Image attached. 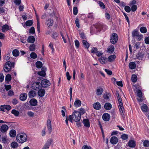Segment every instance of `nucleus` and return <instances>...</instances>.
Listing matches in <instances>:
<instances>
[{"label":"nucleus","mask_w":149,"mask_h":149,"mask_svg":"<svg viewBox=\"0 0 149 149\" xmlns=\"http://www.w3.org/2000/svg\"><path fill=\"white\" fill-rule=\"evenodd\" d=\"M110 40V42L112 44H115L116 43L118 40L117 35L115 33H113Z\"/></svg>","instance_id":"6"},{"label":"nucleus","mask_w":149,"mask_h":149,"mask_svg":"<svg viewBox=\"0 0 149 149\" xmlns=\"http://www.w3.org/2000/svg\"><path fill=\"white\" fill-rule=\"evenodd\" d=\"M35 40V38L34 36H29L27 39V41L30 43H33Z\"/></svg>","instance_id":"24"},{"label":"nucleus","mask_w":149,"mask_h":149,"mask_svg":"<svg viewBox=\"0 0 149 149\" xmlns=\"http://www.w3.org/2000/svg\"><path fill=\"white\" fill-rule=\"evenodd\" d=\"M81 116V114L79 111H75L72 115H70L68 116V120L72 123L73 120L78 122L80 120Z\"/></svg>","instance_id":"1"},{"label":"nucleus","mask_w":149,"mask_h":149,"mask_svg":"<svg viewBox=\"0 0 149 149\" xmlns=\"http://www.w3.org/2000/svg\"><path fill=\"white\" fill-rule=\"evenodd\" d=\"M141 109L143 111L147 112L148 110V107L146 104H143L141 106Z\"/></svg>","instance_id":"25"},{"label":"nucleus","mask_w":149,"mask_h":149,"mask_svg":"<svg viewBox=\"0 0 149 149\" xmlns=\"http://www.w3.org/2000/svg\"><path fill=\"white\" fill-rule=\"evenodd\" d=\"M15 65L14 62H11L10 61L7 62L3 68L4 71L6 72L11 71L14 68Z\"/></svg>","instance_id":"3"},{"label":"nucleus","mask_w":149,"mask_h":149,"mask_svg":"<svg viewBox=\"0 0 149 149\" xmlns=\"http://www.w3.org/2000/svg\"><path fill=\"white\" fill-rule=\"evenodd\" d=\"M75 24L76 26L78 27L79 28L80 27L79 25V19L78 18H76V19L75 21Z\"/></svg>","instance_id":"60"},{"label":"nucleus","mask_w":149,"mask_h":149,"mask_svg":"<svg viewBox=\"0 0 149 149\" xmlns=\"http://www.w3.org/2000/svg\"><path fill=\"white\" fill-rule=\"evenodd\" d=\"M87 17L91 19L92 20H93L94 19V16L92 13H90L87 15Z\"/></svg>","instance_id":"49"},{"label":"nucleus","mask_w":149,"mask_h":149,"mask_svg":"<svg viewBox=\"0 0 149 149\" xmlns=\"http://www.w3.org/2000/svg\"><path fill=\"white\" fill-rule=\"evenodd\" d=\"M106 26L105 25H103L102 24L98 23L94 26L96 28L97 31L100 32L102 29Z\"/></svg>","instance_id":"5"},{"label":"nucleus","mask_w":149,"mask_h":149,"mask_svg":"<svg viewBox=\"0 0 149 149\" xmlns=\"http://www.w3.org/2000/svg\"><path fill=\"white\" fill-rule=\"evenodd\" d=\"M107 58L104 57H102L98 59L100 62L102 64L105 63V61L107 60Z\"/></svg>","instance_id":"34"},{"label":"nucleus","mask_w":149,"mask_h":149,"mask_svg":"<svg viewBox=\"0 0 149 149\" xmlns=\"http://www.w3.org/2000/svg\"><path fill=\"white\" fill-rule=\"evenodd\" d=\"M98 3L100 7L102 8V9H104L105 8V6L104 3L101 1H99Z\"/></svg>","instance_id":"62"},{"label":"nucleus","mask_w":149,"mask_h":149,"mask_svg":"<svg viewBox=\"0 0 149 149\" xmlns=\"http://www.w3.org/2000/svg\"><path fill=\"white\" fill-rule=\"evenodd\" d=\"M36 20L37 21V31L38 33L40 32V23L39 21V19L38 16V15H36Z\"/></svg>","instance_id":"27"},{"label":"nucleus","mask_w":149,"mask_h":149,"mask_svg":"<svg viewBox=\"0 0 149 149\" xmlns=\"http://www.w3.org/2000/svg\"><path fill=\"white\" fill-rule=\"evenodd\" d=\"M27 139V136L24 133L18 134L16 136L17 141L20 143H23L26 142Z\"/></svg>","instance_id":"2"},{"label":"nucleus","mask_w":149,"mask_h":149,"mask_svg":"<svg viewBox=\"0 0 149 149\" xmlns=\"http://www.w3.org/2000/svg\"><path fill=\"white\" fill-rule=\"evenodd\" d=\"M128 146L130 147H134L135 146V143L134 141L133 140H131L128 143Z\"/></svg>","instance_id":"26"},{"label":"nucleus","mask_w":149,"mask_h":149,"mask_svg":"<svg viewBox=\"0 0 149 149\" xmlns=\"http://www.w3.org/2000/svg\"><path fill=\"white\" fill-rule=\"evenodd\" d=\"M103 91V89L102 88H99L96 90V94L97 95H101Z\"/></svg>","instance_id":"22"},{"label":"nucleus","mask_w":149,"mask_h":149,"mask_svg":"<svg viewBox=\"0 0 149 149\" xmlns=\"http://www.w3.org/2000/svg\"><path fill=\"white\" fill-rule=\"evenodd\" d=\"M9 128V127L6 125H2L1 126V132L5 134H6Z\"/></svg>","instance_id":"7"},{"label":"nucleus","mask_w":149,"mask_h":149,"mask_svg":"<svg viewBox=\"0 0 149 149\" xmlns=\"http://www.w3.org/2000/svg\"><path fill=\"white\" fill-rule=\"evenodd\" d=\"M11 107L9 105H2L1 106V111L5 112L6 110L9 111L11 109Z\"/></svg>","instance_id":"9"},{"label":"nucleus","mask_w":149,"mask_h":149,"mask_svg":"<svg viewBox=\"0 0 149 149\" xmlns=\"http://www.w3.org/2000/svg\"><path fill=\"white\" fill-rule=\"evenodd\" d=\"M38 93L39 96L42 97L44 95L45 93V90L42 89H40L38 91Z\"/></svg>","instance_id":"19"},{"label":"nucleus","mask_w":149,"mask_h":149,"mask_svg":"<svg viewBox=\"0 0 149 149\" xmlns=\"http://www.w3.org/2000/svg\"><path fill=\"white\" fill-rule=\"evenodd\" d=\"M41 86L39 82H35L32 84V87L34 90H38L41 87Z\"/></svg>","instance_id":"8"},{"label":"nucleus","mask_w":149,"mask_h":149,"mask_svg":"<svg viewBox=\"0 0 149 149\" xmlns=\"http://www.w3.org/2000/svg\"><path fill=\"white\" fill-rule=\"evenodd\" d=\"M116 58L115 55H111L109 56L108 58V61L110 62L114 61Z\"/></svg>","instance_id":"31"},{"label":"nucleus","mask_w":149,"mask_h":149,"mask_svg":"<svg viewBox=\"0 0 149 149\" xmlns=\"http://www.w3.org/2000/svg\"><path fill=\"white\" fill-rule=\"evenodd\" d=\"M50 85V81L46 79L42 80L41 83V86L43 88H46L47 87Z\"/></svg>","instance_id":"4"},{"label":"nucleus","mask_w":149,"mask_h":149,"mask_svg":"<svg viewBox=\"0 0 149 149\" xmlns=\"http://www.w3.org/2000/svg\"><path fill=\"white\" fill-rule=\"evenodd\" d=\"M118 107L120 112V114L123 117L124 116V113L125 112L124 111V109L123 107V105L118 106Z\"/></svg>","instance_id":"16"},{"label":"nucleus","mask_w":149,"mask_h":149,"mask_svg":"<svg viewBox=\"0 0 149 149\" xmlns=\"http://www.w3.org/2000/svg\"><path fill=\"white\" fill-rule=\"evenodd\" d=\"M110 116L108 113H105L102 116V118L105 121H109L110 119Z\"/></svg>","instance_id":"12"},{"label":"nucleus","mask_w":149,"mask_h":149,"mask_svg":"<svg viewBox=\"0 0 149 149\" xmlns=\"http://www.w3.org/2000/svg\"><path fill=\"white\" fill-rule=\"evenodd\" d=\"M36 65L37 68H39L42 67V64L41 62L38 61L36 63Z\"/></svg>","instance_id":"39"},{"label":"nucleus","mask_w":149,"mask_h":149,"mask_svg":"<svg viewBox=\"0 0 149 149\" xmlns=\"http://www.w3.org/2000/svg\"><path fill=\"white\" fill-rule=\"evenodd\" d=\"M33 24V21L32 20H29L26 22L25 24L26 26H31Z\"/></svg>","instance_id":"45"},{"label":"nucleus","mask_w":149,"mask_h":149,"mask_svg":"<svg viewBox=\"0 0 149 149\" xmlns=\"http://www.w3.org/2000/svg\"><path fill=\"white\" fill-rule=\"evenodd\" d=\"M84 126L86 127H89L90 126L89 120L88 119H84L83 121Z\"/></svg>","instance_id":"17"},{"label":"nucleus","mask_w":149,"mask_h":149,"mask_svg":"<svg viewBox=\"0 0 149 149\" xmlns=\"http://www.w3.org/2000/svg\"><path fill=\"white\" fill-rule=\"evenodd\" d=\"M143 145L145 147H148L149 146V141L145 140L143 141Z\"/></svg>","instance_id":"43"},{"label":"nucleus","mask_w":149,"mask_h":149,"mask_svg":"<svg viewBox=\"0 0 149 149\" xmlns=\"http://www.w3.org/2000/svg\"><path fill=\"white\" fill-rule=\"evenodd\" d=\"M30 104L33 106H36L37 104V100L34 98H33L31 100L29 101Z\"/></svg>","instance_id":"21"},{"label":"nucleus","mask_w":149,"mask_h":149,"mask_svg":"<svg viewBox=\"0 0 149 149\" xmlns=\"http://www.w3.org/2000/svg\"><path fill=\"white\" fill-rule=\"evenodd\" d=\"M93 107L95 109L99 110L101 108V105L99 102H97L93 104Z\"/></svg>","instance_id":"14"},{"label":"nucleus","mask_w":149,"mask_h":149,"mask_svg":"<svg viewBox=\"0 0 149 149\" xmlns=\"http://www.w3.org/2000/svg\"><path fill=\"white\" fill-rule=\"evenodd\" d=\"M36 93V92L35 91L33 90L29 92V96L30 98L33 97L35 95Z\"/></svg>","instance_id":"32"},{"label":"nucleus","mask_w":149,"mask_h":149,"mask_svg":"<svg viewBox=\"0 0 149 149\" xmlns=\"http://www.w3.org/2000/svg\"><path fill=\"white\" fill-rule=\"evenodd\" d=\"M82 43L85 47L88 49L89 46L88 43L86 41L84 40H82Z\"/></svg>","instance_id":"40"},{"label":"nucleus","mask_w":149,"mask_h":149,"mask_svg":"<svg viewBox=\"0 0 149 149\" xmlns=\"http://www.w3.org/2000/svg\"><path fill=\"white\" fill-rule=\"evenodd\" d=\"M112 108L111 104L109 102H107L104 105V109L107 110H110Z\"/></svg>","instance_id":"20"},{"label":"nucleus","mask_w":149,"mask_h":149,"mask_svg":"<svg viewBox=\"0 0 149 149\" xmlns=\"http://www.w3.org/2000/svg\"><path fill=\"white\" fill-rule=\"evenodd\" d=\"M47 127L49 133L50 134L52 131V127L51 120L49 119L47 120Z\"/></svg>","instance_id":"11"},{"label":"nucleus","mask_w":149,"mask_h":149,"mask_svg":"<svg viewBox=\"0 0 149 149\" xmlns=\"http://www.w3.org/2000/svg\"><path fill=\"white\" fill-rule=\"evenodd\" d=\"M16 135V132L15 130H12L10 132V137H14Z\"/></svg>","instance_id":"33"},{"label":"nucleus","mask_w":149,"mask_h":149,"mask_svg":"<svg viewBox=\"0 0 149 149\" xmlns=\"http://www.w3.org/2000/svg\"><path fill=\"white\" fill-rule=\"evenodd\" d=\"M121 137L124 140L127 139L128 138V135L126 134H124L121 135Z\"/></svg>","instance_id":"58"},{"label":"nucleus","mask_w":149,"mask_h":149,"mask_svg":"<svg viewBox=\"0 0 149 149\" xmlns=\"http://www.w3.org/2000/svg\"><path fill=\"white\" fill-rule=\"evenodd\" d=\"M132 36L133 37H136L137 38H139L140 35L138 32L136 30H134L132 33ZM141 36H140L141 37Z\"/></svg>","instance_id":"36"},{"label":"nucleus","mask_w":149,"mask_h":149,"mask_svg":"<svg viewBox=\"0 0 149 149\" xmlns=\"http://www.w3.org/2000/svg\"><path fill=\"white\" fill-rule=\"evenodd\" d=\"M81 104V101L79 100H77L74 102V105L76 107H78L80 106Z\"/></svg>","instance_id":"29"},{"label":"nucleus","mask_w":149,"mask_h":149,"mask_svg":"<svg viewBox=\"0 0 149 149\" xmlns=\"http://www.w3.org/2000/svg\"><path fill=\"white\" fill-rule=\"evenodd\" d=\"M136 64L135 62H130L129 64V66L130 69L131 70L134 69L136 67Z\"/></svg>","instance_id":"23"},{"label":"nucleus","mask_w":149,"mask_h":149,"mask_svg":"<svg viewBox=\"0 0 149 149\" xmlns=\"http://www.w3.org/2000/svg\"><path fill=\"white\" fill-rule=\"evenodd\" d=\"M11 147L14 148H17L18 146L17 143L15 141L12 142L11 144Z\"/></svg>","instance_id":"46"},{"label":"nucleus","mask_w":149,"mask_h":149,"mask_svg":"<svg viewBox=\"0 0 149 149\" xmlns=\"http://www.w3.org/2000/svg\"><path fill=\"white\" fill-rule=\"evenodd\" d=\"M9 29V26L6 24L3 26L2 28V31L3 32H5Z\"/></svg>","instance_id":"35"},{"label":"nucleus","mask_w":149,"mask_h":149,"mask_svg":"<svg viewBox=\"0 0 149 149\" xmlns=\"http://www.w3.org/2000/svg\"><path fill=\"white\" fill-rule=\"evenodd\" d=\"M137 58L139 60L143 58L144 55L142 53L139 52L136 55Z\"/></svg>","instance_id":"37"},{"label":"nucleus","mask_w":149,"mask_h":149,"mask_svg":"<svg viewBox=\"0 0 149 149\" xmlns=\"http://www.w3.org/2000/svg\"><path fill=\"white\" fill-rule=\"evenodd\" d=\"M118 141V139L117 137L116 136H113L110 139L111 143L113 144H116Z\"/></svg>","instance_id":"13"},{"label":"nucleus","mask_w":149,"mask_h":149,"mask_svg":"<svg viewBox=\"0 0 149 149\" xmlns=\"http://www.w3.org/2000/svg\"><path fill=\"white\" fill-rule=\"evenodd\" d=\"M30 56L33 59H35L37 57V54L34 52H31L30 54Z\"/></svg>","instance_id":"50"},{"label":"nucleus","mask_w":149,"mask_h":149,"mask_svg":"<svg viewBox=\"0 0 149 149\" xmlns=\"http://www.w3.org/2000/svg\"><path fill=\"white\" fill-rule=\"evenodd\" d=\"M1 140L2 142L4 144H8L9 143V141L6 135L1 137Z\"/></svg>","instance_id":"15"},{"label":"nucleus","mask_w":149,"mask_h":149,"mask_svg":"<svg viewBox=\"0 0 149 149\" xmlns=\"http://www.w3.org/2000/svg\"><path fill=\"white\" fill-rule=\"evenodd\" d=\"M12 53L13 56L16 57L19 54V52L17 49H15L13 51Z\"/></svg>","instance_id":"38"},{"label":"nucleus","mask_w":149,"mask_h":149,"mask_svg":"<svg viewBox=\"0 0 149 149\" xmlns=\"http://www.w3.org/2000/svg\"><path fill=\"white\" fill-rule=\"evenodd\" d=\"M52 141L53 140L52 139H49L47 141L45 144L42 148V149H49V147L51 144Z\"/></svg>","instance_id":"10"},{"label":"nucleus","mask_w":149,"mask_h":149,"mask_svg":"<svg viewBox=\"0 0 149 149\" xmlns=\"http://www.w3.org/2000/svg\"><path fill=\"white\" fill-rule=\"evenodd\" d=\"M7 9L6 8H1V13H6L7 12Z\"/></svg>","instance_id":"56"},{"label":"nucleus","mask_w":149,"mask_h":149,"mask_svg":"<svg viewBox=\"0 0 149 149\" xmlns=\"http://www.w3.org/2000/svg\"><path fill=\"white\" fill-rule=\"evenodd\" d=\"M11 76L10 74H7L5 77V81H6V84H8V83L11 80Z\"/></svg>","instance_id":"28"},{"label":"nucleus","mask_w":149,"mask_h":149,"mask_svg":"<svg viewBox=\"0 0 149 149\" xmlns=\"http://www.w3.org/2000/svg\"><path fill=\"white\" fill-rule=\"evenodd\" d=\"M35 45L34 44H33L32 45H31L29 47V49L31 51H34L35 49Z\"/></svg>","instance_id":"52"},{"label":"nucleus","mask_w":149,"mask_h":149,"mask_svg":"<svg viewBox=\"0 0 149 149\" xmlns=\"http://www.w3.org/2000/svg\"><path fill=\"white\" fill-rule=\"evenodd\" d=\"M140 31L142 33H145L147 32V29L145 27H142L141 28Z\"/></svg>","instance_id":"51"},{"label":"nucleus","mask_w":149,"mask_h":149,"mask_svg":"<svg viewBox=\"0 0 149 149\" xmlns=\"http://www.w3.org/2000/svg\"><path fill=\"white\" fill-rule=\"evenodd\" d=\"M125 10L127 13H129L131 11V8L129 6H125Z\"/></svg>","instance_id":"57"},{"label":"nucleus","mask_w":149,"mask_h":149,"mask_svg":"<svg viewBox=\"0 0 149 149\" xmlns=\"http://www.w3.org/2000/svg\"><path fill=\"white\" fill-rule=\"evenodd\" d=\"M136 93L139 98L142 97V93L141 91L140 90H138L136 91Z\"/></svg>","instance_id":"47"},{"label":"nucleus","mask_w":149,"mask_h":149,"mask_svg":"<svg viewBox=\"0 0 149 149\" xmlns=\"http://www.w3.org/2000/svg\"><path fill=\"white\" fill-rule=\"evenodd\" d=\"M11 113L16 116H18L19 113L18 111L15 109L12 110L11 111Z\"/></svg>","instance_id":"44"},{"label":"nucleus","mask_w":149,"mask_h":149,"mask_svg":"<svg viewBox=\"0 0 149 149\" xmlns=\"http://www.w3.org/2000/svg\"><path fill=\"white\" fill-rule=\"evenodd\" d=\"M35 33L34 28L33 27H32L29 30V33H30L33 34Z\"/></svg>","instance_id":"59"},{"label":"nucleus","mask_w":149,"mask_h":149,"mask_svg":"<svg viewBox=\"0 0 149 149\" xmlns=\"http://www.w3.org/2000/svg\"><path fill=\"white\" fill-rule=\"evenodd\" d=\"M27 97V94L26 93H23L20 95L19 99L21 101H24L26 99Z\"/></svg>","instance_id":"18"},{"label":"nucleus","mask_w":149,"mask_h":149,"mask_svg":"<svg viewBox=\"0 0 149 149\" xmlns=\"http://www.w3.org/2000/svg\"><path fill=\"white\" fill-rule=\"evenodd\" d=\"M107 52L109 53H112L114 50V47L113 45L109 46L108 48Z\"/></svg>","instance_id":"30"},{"label":"nucleus","mask_w":149,"mask_h":149,"mask_svg":"<svg viewBox=\"0 0 149 149\" xmlns=\"http://www.w3.org/2000/svg\"><path fill=\"white\" fill-rule=\"evenodd\" d=\"M78 10L77 7H74L73 8V13L74 15H76L78 13Z\"/></svg>","instance_id":"55"},{"label":"nucleus","mask_w":149,"mask_h":149,"mask_svg":"<svg viewBox=\"0 0 149 149\" xmlns=\"http://www.w3.org/2000/svg\"><path fill=\"white\" fill-rule=\"evenodd\" d=\"M38 73L39 75L43 77H45L46 75L45 72L43 70H42L41 71L38 72Z\"/></svg>","instance_id":"48"},{"label":"nucleus","mask_w":149,"mask_h":149,"mask_svg":"<svg viewBox=\"0 0 149 149\" xmlns=\"http://www.w3.org/2000/svg\"><path fill=\"white\" fill-rule=\"evenodd\" d=\"M10 58V54L9 53H8L4 57V59L5 60L8 61L9 60Z\"/></svg>","instance_id":"53"},{"label":"nucleus","mask_w":149,"mask_h":149,"mask_svg":"<svg viewBox=\"0 0 149 149\" xmlns=\"http://www.w3.org/2000/svg\"><path fill=\"white\" fill-rule=\"evenodd\" d=\"M137 79V76L135 74H133L132 75L131 80L132 81L133 83L136 82Z\"/></svg>","instance_id":"42"},{"label":"nucleus","mask_w":149,"mask_h":149,"mask_svg":"<svg viewBox=\"0 0 149 149\" xmlns=\"http://www.w3.org/2000/svg\"><path fill=\"white\" fill-rule=\"evenodd\" d=\"M137 9V6L136 5H133L131 7V10L132 12H135Z\"/></svg>","instance_id":"63"},{"label":"nucleus","mask_w":149,"mask_h":149,"mask_svg":"<svg viewBox=\"0 0 149 149\" xmlns=\"http://www.w3.org/2000/svg\"><path fill=\"white\" fill-rule=\"evenodd\" d=\"M4 87H5V89L7 91L10 89L11 88V86L10 85H5Z\"/></svg>","instance_id":"64"},{"label":"nucleus","mask_w":149,"mask_h":149,"mask_svg":"<svg viewBox=\"0 0 149 149\" xmlns=\"http://www.w3.org/2000/svg\"><path fill=\"white\" fill-rule=\"evenodd\" d=\"M46 24L48 26H52L53 24V21L50 19H48L47 21Z\"/></svg>","instance_id":"41"},{"label":"nucleus","mask_w":149,"mask_h":149,"mask_svg":"<svg viewBox=\"0 0 149 149\" xmlns=\"http://www.w3.org/2000/svg\"><path fill=\"white\" fill-rule=\"evenodd\" d=\"M103 97L105 100H106V101H108L109 99V97L108 96V94L106 93V94H104L103 95Z\"/></svg>","instance_id":"54"},{"label":"nucleus","mask_w":149,"mask_h":149,"mask_svg":"<svg viewBox=\"0 0 149 149\" xmlns=\"http://www.w3.org/2000/svg\"><path fill=\"white\" fill-rule=\"evenodd\" d=\"M8 94L9 96H11L14 95V92L12 90H10L8 92Z\"/></svg>","instance_id":"61"}]
</instances>
